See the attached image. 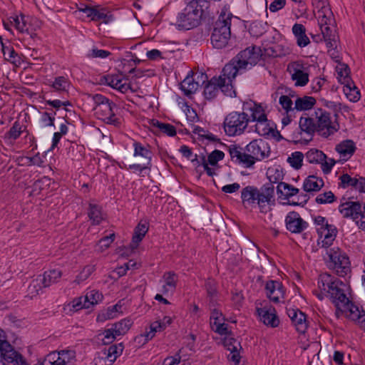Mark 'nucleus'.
Wrapping results in <instances>:
<instances>
[{"mask_svg":"<svg viewBox=\"0 0 365 365\" xmlns=\"http://www.w3.org/2000/svg\"><path fill=\"white\" fill-rule=\"evenodd\" d=\"M262 56L260 47L252 46L241 51L222 68L221 81L219 82V89L227 96H236L232 84L237 75L242 74L247 70L255 66Z\"/></svg>","mask_w":365,"mask_h":365,"instance_id":"f257e3e1","label":"nucleus"},{"mask_svg":"<svg viewBox=\"0 0 365 365\" xmlns=\"http://www.w3.org/2000/svg\"><path fill=\"white\" fill-rule=\"evenodd\" d=\"M185 7L180 12L175 24L178 29L190 30L197 27L210 14V4L196 0H185Z\"/></svg>","mask_w":365,"mask_h":365,"instance_id":"f03ea898","label":"nucleus"},{"mask_svg":"<svg viewBox=\"0 0 365 365\" xmlns=\"http://www.w3.org/2000/svg\"><path fill=\"white\" fill-rule=\"evenodd\" d=\"M274 196V187L272 184H264L259 189L248 185L241 191V199L245 207H259L262 213L270 210L269 205Z\"/></svg>","mask_w":365,"mask_h":365,"instance_id":"7ed1b4c3","label":"nucleus"},{"mask_svg":"<svg viewBox=\"0 0 365 365\" xmlns=\"http://www.w3.org/2000/svg\"><path fill=\"white\" fill-rule=\"evenodd\" d=\"M317 284L320 290L325 292L326 297L334 304L336 314H338L339 310H341V307H344V302H349L346 294V284L328 273L321 274Z\"/></svg>","mask_w":365,"mask_h":365,"instance_id":"20e7f679","label":"nucleus"},{"mask_svg":"<svg viewBox=\"0 0 365 365\" xmlns=\"http://www.w3.org/2000/svg\"><path fill=\"white\" fill-rule=\"evenodd\" d=\"M233 15L222 9L214 25L211 35V43L214 48L221 49L225 48L230 39L231 21Z\"/></svg>","mask_w":365,"mask_h":365,"instance_id":"39448f33","label":"nucleus"},{"mask_svg":"<svg viewBox=\"0 0 365 365\" xmlns=\"http://www.w3.org/2000/svg\"><path fill=\"white\" fill-rule=\"evenodd\" d=\"M91 96L94 103L93 110L98 118L107 124L120 127V118L116 117L114 113L116 104L102 94L97 93Z\"/></svg>","mask_w":365,"mask_h":365,"instance_id":"423d86ee","label":"nucleus"},{"mask_svg":"<svg viewBox=\"0 0 365 365\" xmlns=\"http://www.w3.org/2000/svg\"><path fill=\"white\" fill-rule=\"evenodd\" d=\"M250 123L249 113L232 111L226 115L223 122L225 134L230 137L243 134Z\"/></svg>","mask_w":365,"mask_h":365,"instance_id":"0eeeda50","label":"nucleus"},{"mask_svg":"<svg viewBox=\"0 0 365 365\" xmlns=\"http://www.w3.org/2000/svg\"><path fill=\"white\" fill-rule=\"evenodd\" d=\"M344 217L351 218L361 230H365V204L359 201H347L339 207Z\"/></svg>","mask_w":365,"mask_h":365,"instance_id":"6e6552de","label":"nucleus"},{"mask_svg":"<svg viewBox=\"0 0 365 365\" xmlns=\"http://www.w3.org/2000/svg\"><path fill=\"white\" fill-rule=\"evenodd\" d=\"M314 116L317 120L316 123L317 134L327 138L334 135L339 129V125L336 122H331L330 113L322 108L314 110Z\"/></svg>","mask_w":365,"mask_h":365,"instance_id":"1a4fd4ad","label":"nucleus"},{"mask_svg":"<svg viewBox=\"0 0 365 365\" xmlns=\"http://www.w3.org/2000/svg\"><path fill=\"white\" fill-rule=\"evenodd\" d=\"M327 253L329 258V267L335 270L337 275L344 277L350 272L349 259L339 247L331 248Z\"/></svg>","mask_w":365,"mask_h":365,"instance_id":"9d476101","label":"nucleus"},{"mask_svg":"<svg viewBox=\"0 0 365 365\" xmlns=\"http://www.w3.org/2000/svg\"><path fill=\"white\" fill-rule=\"evenodd\" d=\"M245 151L251 161L249 165L252 167L256 161H261L270 155V146L267 142L262 139H255L252 140L245 147Z\"/></svg>","mask_w":365,"mask_h":365,"instance_id":"9b49d317","label":"nucleus"},{"mask_svg":"<svg viewBox=\"0 0 365 365\" xmlns=\"http://www.w3.org/2000/svg\"><path fill=\"white\" fill-rule=\"evenodd\" d=\"M344 307H341V310H339V314H336L337 317L345 313L346 318L354 322L365 331V311L362 308L360 309L349 299L347 303L344 302Z\"/></svg>","mask_w":365,"mask_h":365,"instance_id":"f8f14e48","label":"nucleus"},{"mask_svg":"<svg viewBox=\"0 0 365 365\" xmlns=\"http://www.w3.org/2000/svg\"><path fill=\"white\" fill-rule=\"evenodd\" d=\"M287 71L291 75L292 80L295 82L296 86H304L309 82V73L302 63L291 62L288 64Z\"/></svg>","mask_w":365,"mask_h":365,"instance_id":"ddd939ff","label":"nucleus"},{"mask_svg":"<svg viewBox=\"0 0 365 365\" xmlns=\"http://www.w3.org/2000/svg\"><path fill=\"white\" fill-rule=\"evenodd\" d=\"M287 230L292 233H301L308 227V223L304 220L297 212H289L285 217Z\"/></svg>","mask_w":365,"mask_h":365,"instance_id":"4468645a","label":"nucleus"},{"mask_svg":"<svg viewBox=\"0 0 365 365\" xmlns=\"http://www.w3.org/2000/svg\"><path fill=\"white\" fill-rule=\"evenodd\" d=\"M312 4L318 9V22L319 26L331 25L334 21L333 14L324 0H312Z\"/></svg>","mask_w":365,"mask_h":365,"instance_id":"2eb2a0df","label":"nucleus"},{"mask_svg":"<svg viewBox=\"0 0 365 365\" xmlns=\"http://www.w3.org/2000/svg\"><path fill=\"white\" fill-rule=\"evenodd\" d=\"M224 346L230 351L227 359L234 363V365H239L241 359L240 351L242 349L241 344L232 337H225L223 340Z\"/></svg>","mask_w":365,"mask_h":365,"instance_id":"dca6fc26","label":"nucleus"},{"mask_svg":"<svg viewBox=\"0 0 365 365\" xmlns=\"http://www.w3.org/2000/svg\"><path fill=\"white\" fill-rule=\"evenodd\" d=\"M287 313L297 331L304 334L308 327L307 315L299 309H287Z\"/></svg>","mask_w":365,"mask_h":365,"instance_id":"f3484780","label":"nucleus"},{"mask_svg":"<svg viewBox=\"0 0 365 365\" xmlns=\"http://www.w3.org/2000/svg\"><path fill=\"white\" fill-rule=\"evenodd\" d=\"M243 111L250 113V122H259L267 120V115L262 106L254 101L245 103L242 107Z\"/></svg>","mask_w":365,"mask_h":365,"instance_id":"a211bd4d","label":"nucleus"},{"mask_svg":"<svg viewBox=\"0 0 365 365\" xmlns=\"http://www.w3.org/2000/svg\"><path fill=\"white\" fill-rule=\"evenodd\" d=\"M256 312L260 321L265 325L273 328L278 327L279 320L276 314V310L273 307L257 308Z\"/></svg>","mask_w":365,"mask_h":365,"instance_id":"6ab92c4d","label":"nucleus"},{"mask_svg":"<svg viewBox=\"0 0 365 365\" xmlns=\"http://www.w3.org/2000/svg\"><path fill=\"white\" fill-rule=\"evenodd\" d=\"M266 295L270 301L278 303L280 299L284 298V291L283 285L279 281L269 280L265 284Z\"/></svg>","mask_w":365,"mask_h":365,"instance_id":"aec40b11","label":"nucleus"},{"mask_svg":"<svg viewBox=\"0 0 365 365\" xmlns=\"http://www.w3.org/2000/svg\"><path fill=\"white\" fill-rule=\"evenodd\" d=\"M255 132L266 138H273L277 141L282 139L280 133L270 125L269 121L267 119L257 122L255 125Z\"/></svg>","mask_w":365,"mask_h":365,"instance_id":"412c9836","label":"nucleus"},{"mask_svg":"<svg viewBox=\"0 0 365 365\" xmlns=\"http://www.w3.org/2000/svg\"><path fill=\"white\" fill-rule=\"evenodd\" d=\"M101 83L117 89L121 93H126L130 88L129 84L123 83V79L118 75L103 76L101 77Z\"/></svg>","mask_w":365,"mask_h":365,"instance_id":"4be33fe9","label":"nucleus"},{"mask_svg":"<svg viewBox=\"0 0 365 365\" xmlns=\"http://www.w3.org/2000/svg\"><path fill=\"white\" fill-rule=\"evenodd\" d=\"M199 86V82L195 78L194 73L192 71H189L185 78L180 84L181 91L183 92L184 95L188 98L192 97L197 91Z\"/></svg>","mask_w":365,"mask_h":365,"instance_id":"5701e85b","label":"nucleus"},{"mask_svg":"<svg viewBox=\"0 0 365 365\" xmlns=\"http://www.w3.org/2000/svg\"><path fill=\"white\" fill-rule=\"evenodd\" d=\"M204 288L209 300V307H215L217 305L219 295L217 282L213 278H207L205 282Z\"/></svg>","mask_w":365,"mask_h":365,"instance_id":"b1692460","label":"nucleus"},{"mask_svg":"<svg viewBox=\"0 0 365 365\" xmlns=\"http://www.w3.org/2000/svg\"><path fill=\"white\" fill-rule=\"evenodd\" d=\"M335 150L340 154L341 160L347 161L354 154L356 147L352 140H344L336 145Z\"/></svg>","mask_w":365,"mask_h":365,"instance_id":"393cba45","label":"nucleus"},{"mask_svg":"<svg viewBox=\"0 0 365 365\" xmlns=\"http://www.w3.org/2000/svg\"><path fill=\"white\" fill-rule=\"evenodd\" d=\"M228 152L232 160L239 164H242L246 168H250L249 163L251 161H250V159L247 155V153H242V148L239 145H231L228 147Z\"/></svg>","mask_w":365,"mask_h":365,"instance_id":"a878e982","label":"nucleus"},{"mask_svg":"<svg viewBox=\"0 0 365 365\" xmlns=\"http://www.w3.org/2000/svg\"><path fill=\"white\" fill-rule=\"evenodd\" d=\"M317 232L320 235V238H322V235H324V239L322 240V247L328 248L331 245L336 236L337 229L335 225H329L324 227L320 231L317 230Z\"/></svg>","mask_w":365,"mask_h":365,"instance_id":"bb28decb","label":"nucleus"},{"mask_svg":"<svg viewBox=\"0 0 365 365\" xmlns=\"http://www.w3.org/2000/svg\"><path fill=\"white\" fill-rule=\"evenodd\" d=\"M148 225L146 222L143 223L140 221L134 229V232L132 237V241L130 247L132 250H135L139 243L143 240V237L148 231Z\"/></svg>","mask_w":365,"mask_h":365,"instance_id":"cd10ccee","label":"nucleus"},{"mask_svg":"<svg viewBox=\"0 0 365 365\" xmlns=\"http://www.w3.org/2000/svg\"><path fill=\"white\" fill-rule=\"evenodd\" d=\"M299 126L302 133H306L309 140L315 133H317L316 123L313 118L309 116H302L299 119Z\"/></svg>","mask_w":365,"mask_h":365,"instance_id":"c85d7f7f","label":"nucleus"},{"mask_svg":"<svg viewBox=\"0 0 365 365\" xmlns=\"http://www.w3.org/2000/svg\"><path fill=\"white\" fill-rule=\"evenodd\" d=\"M163 279L165 282V284L162 288V292L163 294L175 290L178 281V276L174 271L165 272L163 275Z\"/></svg>","mask_w":365,"mask_h":365,"instance_id":"c756f323","label":"nucleus"},{"mask_svg":"<svg viewBox=\"0 0 365 365\" xmlns=\"http://www.w3.org/2000/svg\"><path fill=\"white\" fill-rule=\"evenodd\" d=\"M221 81V77H213L205 84L203 94L206 99L212 100L215 98L219 93V82Z\"/></svg>","mask_w":365,"mask_h":365,"instance_id":"7c9ffc66","label":"nucleus"},{"mask_svg":"<svg viewBox=\"0 0 365 365\" xmlns=\"http://www.w3.org/2000/svg\"><path fill=\"white\" fill-rule=\"evenodd\" d=\"M324 185V180L315 175L308 176L304 181L303 189L307 192H318Z\"/></svg>","mask_w":365,"mask_h":365,"instance_id":"2f4dec72","label":"nucleus"},{"mask_svg":"<svg viewBox=\"0 0 365 365\" xmlns=\"http://www.w3.org/2000/svg\"><path fill=\"white\" fill-rule=\"evenodd\" d=\"M134 148L133 156H140L147 160L148 165L152 164L153 152L150 150V145L148 144L143 145L138 141H134L133 143Z\"/></svg>","mask_w":365,"mask_h":365,"instance_id":"473e14b6","label":"nucleus"},{"mask_svg":"<svg viewBox=\"0 0 365 365\" xmlns=\"http://www.w3.org/2000/svg\"><path fill=\"white\" fill-rule=\"evenodd\" d=\"M299 190L287 182H281L277 187L279 198L289 200V198L297 195Z\"/></svg>","mask_w":365,"mask_h":365,"instance_id":"72a5a7b5","label":"nucleus"},{"mask_svg":"<svg viewBox=\"0 0 365 365\" xmlns=\"http://www.w3.org/2000/svg\"><path fill=\"white\" fill-rule=\"evenodd\" d=\"M343 91L351 102H356L360 98V92L351 78L346 77Z\"/></svg>","mask_w":365,"mask_h":365,"instance_id":"f704fd0d","label":"nucleus"},{"mask_svg":"<svg viewBox=\"0 0 365 365\" xmlns=\"http://www.w3.org/2000/svg\"><path fill=\"white\" fill-rule=\"evenodd\" d=\"M292 33L297 39V44L299 47H305L309 44L310 41L306 35V28L301 24H295L292 27Z\"/></svg>","mask_w":365,"mask_h":365,"instance_id":"c9c22d12","label":"nucleus"},{"mask_svg":"<svg viewBox=\"0 0 365 365\" xmlns=\"http://www.w3.org/2000/svg\"><path fill=\"white\" fill-rule=\"evenodd\" d=\"M62 276V272L58 269H49L44 272L41 275V280L44 284V287H48L51 285L57 283Z\"/></svg>","mask_w":365,"mask_h":365,"instance_id":"e433bc0d","label":"nucleus"},{"mask_svg":"<svg viewBox=\"0 0 365 365\" xmlns=\"http://www.w3.org/2000/svg\"><path fill=\"white\" fill-rule=\"evenodd\" d=\"M4 359L8 364L12 365H29L25 358L18 351L11 349L3 354Z\"/></svg>","mask_w":365,"mask_h":365,"instance_id":"4c0bfd02","label":"nucleus"},{"mask_svg":"<svg viewBox=\"0 0 365 365\" xmlns=\"http://www.w3.org/2000/svg\"><path fill=\"white\" fill-rule=\"evenodd\" d=\"M48 85L54 91L58 93H68L70 88V81L65 76H58L53 81H50Z\"/></svg>","mask_w":365,"mask_h":365,"instance_id":"58836bf2","label":"nucleus"},{"mask_svg":"<svg viewBox=\"0 0 365 365\" xmlns=\"http://www.w3.org/2000/svg\"><path fill=\"white\" fill-rule=\"evenodd\" d=\"M1 46L5 60L16 66H19L22 61L21 58L14 48L11 46H5L3 43H1Z\"/></svg>","mask_w":365,"mask_h":365,"instance_id":"ea45409f","label":"nucleus"},{"mask_svg":"<svg viewBox=\"0 0 365 365\" xmlns=\"http://www.w3.org/2000/svg\"><path fill=\"white\" fill-rule=\"evenodd\" d=\"M150 124L153 128L158 129L170 137H173L176 135V128L171 124L160 122L157 119H152Z\"/></svg>","mask_w":365,"mask_h":365,"instance_id":"a19ab883","label":"nucleus"},{"mask_svg":"<svg viewBox=\"0 0 365 365\" xmlns=\"http://www.w3.org/2000/svg\"><path fill=\"white\" fill-rule=\"evenodd\" d=\"M88 216L92 221L93 225H98L103 220L102 208L99 205L90 203L88 206Z\"/></svg>","mask_w":365,"mask_h":365,"instance_id":"79ce46f5","label":"nucleus"},{"mask_svg":"<svg viewBox=\"0 0 365 365\" xmlns=\"http://www.w3.org/2000/svg\"><path fill=\"white\" fill-rule=\"evenodd\" d=\"M305 158L309 163L320 164V163L326 160L327 157L322 150L312 148L306 153Z\"/></svg>","mask_w":365,"mask_h":365,"instance_id":"37998d69","label":"nucleus"},{"mask_svg":"<svg viewBox=\"0 0 365 365\" xmlns=\"http://www.w3.org/2000/svg\"><path fill=\"white\" fill-rule=\"evenodd\" d=\"M44 287V284L41 280V275H38L36 279H34L28 287V297L33 299L34 297L39 294Z\"/></svg>","mask_w":365,"mask_h":365,"instance_id":"c03bdc74","label":"nucleus"},{"mask_svg":"<svg viewBox=\"0 0 365 365\" xmlns=\"http://www.w3.org/2000/svg\"><path fill=\"white\" fill-rule=\"evenodd\" d=\"M315 103L316 99L314 97L304 96L297 98L294 108L297 110H307L311 109Z\"/></svg>","mask_w":365,"mask_h":365,"instance_id":"a18cd8bd","label":"nucleus"},{"mask_svg":"<svg viewBox=\"0 0 365 365\" xmlns=\"http://www.w3.org/2000/svg\"><path fill=\"white\" fill-rule=\"evenodd\" d=\"M133 324L130 319L125 318L112 325L114 332L118 336L125 334Z\"/></svg>","mask_w":365,"mask_h":365,"instance_id":"49530a36","label":"nucleus"},{"mask_svg":"<svg viewBox=\"0 0 365 365\" xmlns=\"http://www.w3.org/2000/svg\"><path fill=\"white\" fill-rule=\"evenodd\" d=\"M267 175L269 181L267 184H272L273 186L274 184L279 185V183H281V181L284 178V173L280 168H269L267 172Z\"/></svg>","mask_w":365,"mask_h":365,"instance_id":"de8ad7c7","label":"nucleus"},{"mask_svg":"<svg viewBox=\"0 0 365 365\" xmlns=\"http://www.w3.org/2000/svg\"><path fill=\"white\" fill-rule=\"evenodd\" d=\"M23 130L19 121H15L10 129L4 134V139L6 141L13 142L18 139Z\"/></svg>","mask_w":365,"mask_h":365,"instance_id":"09e8293b","label":"nucleus"},{"mask_svg":"<svg viewBox=\"0 0 365 365\" xmlns=\"http://www.w3.org/2000/svg\"><path fill=\"white\" fill-rule=\"evenodd\" d=\"M28 21H29V16L20 14L19 16L10 17L9 24L21 33L22 30H26L25 27Z\"/></svg>","mask_w":365,"mask_h":365,"instance_id":"8fccbe9b","label":"nucleus"},{"mask_svg":"<svg viewBox=\"0 0 365 365\" xmlns=\"http://www.w3.org/2000/svg\"><path fill=\"white\" fill-rule=\"evenodd\" d=\"M122 305L120 302L115 305L108 307L105 313H102L98 316V320H107L113 319L117 317V314L121 312Z\"/></svg>","mask_w":365,"mask_h":365,"instance_id":"3c124183","label":"nucleus"},{"mask_svg":"<svg viewBox=\"0 0 365 365\" xmlns=\"http://www.w3.org/2000/svg\"><path fill=\"white\" fill-rule=\"evenodd\" d=\"M103 297V294L101 292L98 290L93 289L86 292L84 299L87 302V307L90 308L101 302Z\"/></svg>","mask_w":365,"mask_h":365,"instance_id":"603ef678","label":"nucleus"},{"mask_svg":"<svg viewBox=\"0 0 365 365\" xmlns=\"http://www.w3.org/2000/svg\"><path fill=\"white\" fill-rule=\"evenodd\" d=\"M123 348V343L110 346L107 349L106 358L109 361L114 362L117 357L122 354Z\"/></svg>","mask_w":365,"mask_h":365,"instance_id":"864d4df0","label":"nucleus"},{"mask_svg":"<svg viewBox=\"0 0 365 365\" xmlns=\"http://www.w3.org/2000/svg\"><path fill=\"white\" fill-rule=\"evenodd\" d=\"M304 158V154L299 151H295L288 157L287 162L295 170H299L302 166V161Z\"/></svg>","mask_w":365,"mask_h":365,"instance_id":"5fc2aeb1","label":"nucleus"},{"mask_svg":"<svg viewBox=\"0 0 365 365\" xmlns=\"http://www.w3.org/2000/svg\"><path fill=\"white\" fill-rule=\"evenodd\" d=\"M59 354V365H68L73 362L76 358V352L73 350H61Z\"/></svg>","mask_w":365,"mask_h":365,"instance_id":"6e6d98bb","label":"nucleus"},{"mask_svg":"<svg viewBox=\"0 0 365 365\" xmlns=\"http://www.w3.org/2000/svg\"><path fill=\"white\" fill-rule=\"evenodd\" d=\"M98 339H101L103 344L108 345L114 341L118 336L114 332L113 327L105 329L102 333L98 334Z\"/></svg>","mask_w":365,"mask_h":365,"instance_id":"4d7b16f0","label":"nucleus"},{"mask_svg":"<svg viewBox=\"0 0 365 365\" xmlns=\"http://www.w3.org/2000/svg\"><path fill=\"white\" fill-rule=\"evenodd\" d=\"M357 178H358L356 177L352 178L349 174L344 173L341 175L339 178L341 182L339 186L343 188L351 187L356 189V186H357Z\"/></svg>","mask_w":365,"mask_h":365,"instance_id":"13d9d810","label":"nucleus"},{"mask_svg":"<svg viewBox=\"0 0 365 365\" xmlns=\"http://www.w3.org/2000/svg\"><path fill=\"white\" fill-rule=\"evenodd\" d=\"M336 198L331 191L324 192L319 194L316 198L315 202L317 204H327L332 203L336 201Z\"/></svg>","mask_w":365,"mask_h":365,"instance_id":"bf43d9fd","label":"nucleus"},{"mask_svg":"<svg viewBox=\"0 0 365 365\" xmlns=\"http://www.w3.org/2000/svg\"><path fill=\"white\" fill-rule=\"evenodd\" d=\"M108 15L106 13V9L103 8H100L98 6H95L91 19L94 21H98L103 20V22L108 23V20L107 19Z\"/></svg>","mask_w":365,"mask_h":365,"instance_id":"052dcab7","label":"nucleus"},{"mask_svg":"<svg viewBox=\"0 0 365 365\" xmlns=\"http://www.w3.org/2000/svg\"><path fill=\"white\" fill-rule=\"evenodd\" d=\"M50 111L43 112L41 114V120L46 126H54L55 115L56 113L53 109Z\"/></svg>","mask_w":365,"mask_h":365,"instance_id":"680f3d73","label":"nucleus"},{"mask_svg":"<svg viewBox=\"0 0 365 365\" xmlns=\"http://www.w3.org/2000/svg\"><path fill=\"white\" fill-rule=\"evenodd\" d=\"M249 32L251 36L259 37L261 36L264 32V27L261 22L253 21L250 25Z\"/></svg>","mask_w":365,"mask_h":365,"instance_id":"e2e57ef3","label":"nucleus"},{"mask_svg":"<svg viewBox=\"0 0 365 365\" xmlns=\"http://www.w3.org/2000/svg\"><path fill=\"white\" fill-rule=\"evenodd\" d=\"M225 157V153L219 150H215L207 156V162L210 165L215 166Z\"/></svg>","mask_w":365,"mask_h":365,"instance_id":"0e129e2a","label":"nucleus"},{"mask_svg":"<svg viewBox=\"0 0 365 365\" xmlns=\"http://www.w3.org/2000/svg\"><path fill=\"white\" fill-rule=\"evenodd\" d=\"M211 312L210 318L211 328L215 327L218 323H221L225 321V318L222 313L217 309L215 307Z\"/></svg>","mask_w":365,"mask_h":365,"instance_id":"69168bd1","label":"nucleus"},{"mask_svg":"<svg viewBox=\"0 0 365 365\" xmlns=\"http://www.w3.org/2000/svg\"><path fill=\"white\" fill-rule=\"evenodd\" d=\"M309 199V196L307 193H301L297 196V200H289L286 202V205L292 206H301L304 207Z\"/></svg>","mask_w":365,"mask_h":365,"instance_id":"338daca9","label":"nucleus"},{"mask_svg":"<svg viewBox=\"0 0 365 365\" xmlns=\"http://www.w3.org/2000/svg\"><path fill=\"white\" fill-rule=\"evenodd\" d=\"M90 52L91 53L88 54V57L91 58H106L111 55L110 51L98 49V48H92Z\"/></svg>","mask_w":365,"mask_h":365,"instance_id":"774afa93","label":"nucleus"}]
</instances>
